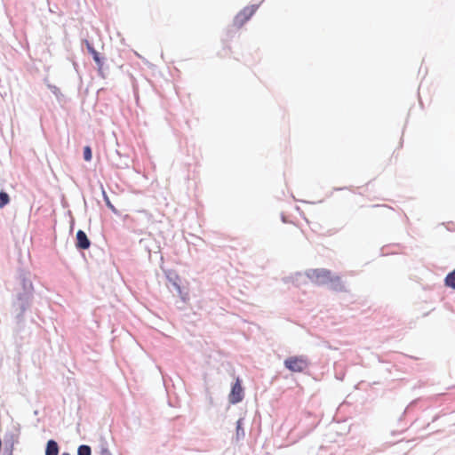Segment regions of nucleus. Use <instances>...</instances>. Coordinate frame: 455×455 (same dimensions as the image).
<instances>
[{
	"instance_id": "nucleus-1",
	"label": "nucleus",
	"mask_w": 455,
	"mask_h": 455,
	"mask_svg": "<svg viewBox=\"0 0 455 455\" xmlns=\"http://www.w3.org/2000/svg\"><path fill=\"white\" fill-rule=\"evenodd\" d=\"M307 276L315 284H329L331 289L340 292L346 291L345 285L339 275H334L332 272L326 268L310 269L307 273Z\"/></svg>"
},
{
	"instance_id": "nucleus-6",
	"label": "nucleus",
	"mask_w": 455,
	"mask_h": 455,
	"mask_svg": "<svg viewBox=\"0 0 455 455\" xmlns=\"http://www.w3.org/2000/svg\"><path fill=\"white\" fill-rule=\"evenodd\" d=\"M59 447L54 441H49L46 445L45 455H58Z\"/></svg>"
},
{
	"instance_id": "nucleus-16",
	"label": "nucleus",
	"mask_w": 455,
	"mask_h": 455,
	"mask_svg": "<svg viewBox=\"0 0 455 455\" xmlns=\"http://www.w3.org/2000/svg\"><path fill=\"white\" fill-rule=\"evenodd\" d=\"M2 445V443L0 442V446Z\"/></svg>"
},
{
	"instance_id": "nucleus-13",
	"label": "nucleus",
	"mask_w": 455,
	"mask_h": 455,
	"mask_svg": "<svg viewBox=\"0 0 455 455\" xmlns=\"http://www.w3.org/2000/svg\"><path fill=\"white\" fill-rule=\"evenodd\" d=\"M84 156L85 162H90L92 160V149L89 146H86L84 149Z\"/></svg>"
},
{
	"instance_id": "nucleus-11",
	"label": "nucleus",
	"mask_w": 455,
	"mask_h": 455,
	"mask_svg": "<svg viewBox=\"0 0 455 455\" xmlns=\"http://www.w3.org/2000/svg\"><path fill=\"white\" fill-rule=\"evenodd\" d=\"M10 201L9 196L5 192H0V209H3Z\"/></svg>"
},
{
	"instance_id": "nucleus-12",
	"label": "nucleus",
	"mask_w": 455,
	"mask_h": 455,
	"mask_svg": "<svg viewBox=\"0 0 455 455\" xmlns=\"http://www.w3.org/2000/svg\"><path fill=\"white\" fill-rule=\"evenodd\" d=\"M78 455H91V448L87 445H81L77 450Z\"/></svg>"
},
{
	"instance_id": "nucleus-4",
	"label": "nucleus",
	"mask_w": 455,
	"mask_h": 455,
	"mask_svg": "<svg viewBox=\"0 0 455 455\" xmlns=\"http://www.w3.org/2000/svg\"><path fill=\"white\" fill-rule=\"evenodd\" d=\"M243 398L244 391L243 390L242 382L241 379L237 378L235 384L231 387L230 393L228 395V401L230 403H237L243 401Z\"/></svg>"
},
{
	"instance_id": "nucleus-10",
	"label": "nucleus",
	"mask_w": 455,
	"mask_h": 455,
	"mask_svg": "<svg viewBox=\"0 0 455 455\" xmlns=\"http://www.w3.org/2000/svg\"><path fill=\"white\" fill-rule=\"evenodd\" d=\"M173 286L175 287V289L177 290V292L179 293L180 299L183 300V301H187L188 299V291H183L182 288L180 287V285L177 283H172Z\"/></svg>"
},
{
	"instance_id": "nucleus-9",
	"label": "nucleus",
	"mask_w": 455,
	"mask_h": 455,
	"mask_svg": "<svg viewBox=\"0 0 455 455\" xmlns=\"http://www.w3.org/2000/svg\"><path fill=\"white\" fill-rule=\"evenodd\" d=\"M244 436V429L243 428V419H239L236 421V440H240Z\"/></svg>"
},
{
	"instance_id": "nucleus-5",
	"label": "nucleus",
	"mask_w": 455,
	"mask_h": 455,
	"mask_svg": "<svg viewBox=\"0 0 455 455\" xmlns=\"http://www.w3.org/2000/svg\"><path fill=\"white\" fill-rule=\"evenodd\" d=\"M90 240L88 239L86 233L83 230H78L76 233V248L86 250L90 247Z\"/></svg>"
},
{
	"instance_id": "nucleus-15",
	"label": "nucleus",
	"mask_w": 455,
	"mask_h": 455,
	"mask_svg": "<svg viewBox=\"0 0 455 455\" xmlns=\"http://www.w3.org/2000/svg\"><path fill=\"white\" fill-rule=\"evenodd\" d=\"M61 455H70L69 453L64 452Z\"/></svg>"
},
{
	"instance_id": "nucleus-8",
	"label": "nucleus",
	"mask_w": 455,
	"mask_h": 455,
	"mask_svg": "<svg viewBox=\"0 0 455 455\" xmlns=\"http://www.w3.org/2000/svg\"><path fill=\"white\" fill-rule=\"evenodd\" d=\"M445 285L455 289V269L446 275Z\"/></svg>"
},
{
	"instance_id": "nucleus-14",
	"label": "nucleus",
	"mask_w": 455,
	"mask_h": 455,
	"mask_svg": "<svg viewBox=\"0 0 455 455\" xmlns=\"http://www.w3.org/2000/svg\"><path fill=\"white\" fill-rule=\"evenodd\" d=\"M101 455H112V453L108 450L104 449L101 451Z\"/></svg>"
},
{
	"instance_id": "nucleus-2",
	"label": "nucleus",
	"mask_w": 455,
	"mask_h": 455,
	"mask_svg": "<svg viewBox=\"0 0 455 455\" xmlns=\"http://www.w3.org/2000/svg\"><path fill=\"white\" fill-rule=\"evenodd\" d=\"M284 365L292 372H301L307 368L308 362L305 355H292L285 359Z\"/></svg>"
},
{
	"instance_id": "nucleus-7",
	"label": "nucleus",
	"mask_w": 455,
	"mask_h": 455,
	"mask_svg": "<svg viewBox=\"0 0 455 455\" xmlns=\"http://www.w3.org/2000/svg\"><path fill=\"white\" fill-rule=\"evenodd\" d=\"M86 48L88 52L92 55L93 60L100 66H102L100 53L86 41Z\"/></svg>"
},
{
	"instance_id": "nucleus-3",
	"label": "nucleus",
	"mask_w": 455,
	"mask_h": 455,
	"mask_svg": "<svg viewBox=\"0 0 455 455\" xmlns=\"http://www.w3.org/2000/svg\"><path fill=\"white\" fill-rule=\"evenodd\" d=\"M259 4L247 5L235 17L234 26L240 28L258 11Z\"/></svg>"
}]
</instances>
